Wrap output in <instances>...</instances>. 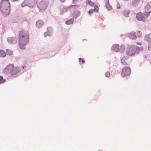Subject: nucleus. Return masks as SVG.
Here are the masks:
<instances>
[{
  "label": "nucleus",
  "mask_w": 151,
  "mask_h": 151,
  "mask_svg": "<svg viewBox=\"0 0 151 151\" xmlns=\"http://www.w3.org/2000/svg\"><path fill=\"white\" fill-rule=\"evenodd\" d=\"M117 9H119L120 8V4L118 3H117Z\"/></svg>",
  "instance_id": "obj_34"
},
{
  "label": "nucleus",
  "mask_w": 151,
  "mask_h": 151,
  "mask_svg": "<svg viewBox=\"0 0 151 151\" xmlns=\"http://www.w3.org/2000/svg\"><path fill=\"white\" fill-rule=\"evenodd\" d=\"M52 34V28L50 27H48L47 28V31L45 33L44 35L45 37H50Z\"/></svg>",
  "instance_id": "obj_9"
},
{
  "label": "nucleus",
  "mask_w": 151,
  "mask_h": 151,
  "mask_svg": "<svg viewBox=\"0 0 151 151\" xmlns=\"http://www.w3.org/2000/svg\"><path fill=\"white\" fill-rule=\"evenodd\" d=\"M37 3V0H24L21 6L24 7L25 6H28L30 8L34 7Z\"/></svg>",
  "instance_id": "obj_6"
},
{
  "label": "nucleus",
  "mask_w": 151,
  "mask_h": 151,
  "mask_svg": "<svg viewBox=\"0 0 151 151\" xmlns=\"http://www.w3.org/2000/svg\"><path fill=\"white\" fill-rule=\"evenodd\" d=\"M101 19H103V18H101Z\"/></svg>",
  "instance_id": "obj_42"
},
{
  "label": "nucleus",
  "mask_w": 151,
  "mask_h": 151,
  "mask_svg": "<svg viewBox=\"0 0 151 151\" xmlns=\"http://www.w3.org/2000/svg\"><path fill=\"white\" fill-rule=\"evenodd\" d=\"M138 33L137 36L139 37H141L142 36V34L139 31H137Z\"/></svg>",
  "instance_id": "obj_30"
},
{
  "label": "nucleus",
  "mask_w": 151,
  "mask_h": 151,
  "mask_svg": "<svg viewBox=\"0 0 151 151\" xmlns=\"http://www.w3.org/2000/svg\"><path fill=\"white\" fill-rule=\"evenodd\" d=\"M106 6L108 10H110L112 9V7L109 4L108 0L106 1Z\"/></svg>",
  "instance_id": "obj_20"
},
{
  "label": "nucleus",
  "mask_w": 151,
  "mask_h": 151,
  "mask_svg": "<svg viewBox=\"0 0 151 151\" xmlns=\"http://www.w3.org/2000/svg\"><path fill=\"white\" fill-rule=\"evenodd\" d=\"M128 36L130 39L132 40H135L137 37L135 32H132L129 33Z\"/></svg>",
  "instance_id": "obj_14"
},
{
  "label": "nucleus",
  "mask_w": 151,
  "mask_h": 151,
  "mask_svg": "<svg viewBox=\"0 0 151 151\" xmlns=\"http://www.w3.org/2000/svg\"><path fill=\"white\" fill-rule=\"evenodd\" d=\"M81 59H82V58H79V62H80V60H81Z\"/></svg>",
  "instance_id": "obj_39"
},
{
  "label": "nucleus",
  "mask_w": 151,
  "mask_h": 151,
  "mask_svg": "<svg viewBox=\"0 0 151 151\" xmlns=\"http://www.w3.org/2000/svg\"><path fill=\"white\" fill-rule=\"evenodd\" d=\"M6 55L5 52L2 50H0V57H4Z\"/></svg>",
  "instance_id": "obj_21"
},
{
  "label": "nucleus",
  "mask_w": 151,
  "mask_h": 151,
  "mask_svg": "<svg viewBox=\"0 0 151 151\" xmlns=\"http://www.w3.org/2000/svg\"><path fill=\"white\" fill-rule=\"evenodd\" d=\"M8 42L9 43L14 44L17 43V40L15 37H12L7 38Z\"/></svg>",
  "instance_id": "obj_10"
},
{
  "label": "nucleus",
  "mask_w": 151,
  "mask_h": 151,
  "mask_svg": "<svg viewBox=\"0 0 151 151\" xmlns=\"http://www.w3.org/2000/svg\"><path fill=\"white\" fill-rule=\"evenodd\" d=\"M129 13V11L125 10L123 12V15L124 16H125L126 17H127L128 16Z\"/></svg>",
  "instance_id": "obj_27"
},
{
  "label": "nucleus",
  "mask_w": 151,
  "mask_h": 151,
  "mask_svg": "<svg viewBox=\"0 0 151 151\" xmlns=\"http://www.w3.org/2000/svg\"><path fill=\"white\" fill-rule=\"evenodd\" d=\"M68 9L65 7H63L60 9V14H63L65 12H67Z\"/></svg>",
  "instance_id": "obj_19"
},
{
  "label": "nucleus",
  "mask_w": 151,
  "mask_h": 151,
  "mask_svg": "<svg viewBox=\"0 0 151 151\" xmlns=\"http://www.w3.org/2000/svg\"><path fill=\"white\" fill-rule=\"evenodd\" d=\"M150 8V6L149 4H147L145 7V11H147Z\"/></svg>",
  "instance_id": "obj_29"
},
{
  "label": "nucleus",
  "mask_w": 151,
  "mask_h": 151,
  "mask_svg": "<svg viewBox=\"0 0 151 151\" xmlns=\"http://www.w3.org/2000/svg\"><path fill=\"white\" fill-rule=\"evenodd\" d=\"M143 50V47H139L137 46H131L128 47L126 50V53L127 55L134 56L138 54L140 51Z\"/></svg>",
  "instance_id": "obj_4"
},
{
  "label": "nucleus",
  "mask_w": 151,
  "mask_h": 151,
  "mask_svg": "<svg viewBox=\"0 0 151 151\" xmlns=\"http://www.w3.org/2000/svg\"><path fill=\"white\" fill-rule=\"evenodd\" d=\"M119 49V51L121 53H122L124 51L125 49V47L124 45H122L120 46V48Z\"/></svg>",
  "instance_id": "obj_23"
},
{
  "label": "nucleus",
  "mask_w": 151,
  "mask_h": 151,
  "mask_svg": "<svg viewBox=\"0 0 151 151\" xmlns=\"http://www.w3.org/2000/svg\"><path fill=\"white\" fill-rule=\"evenodd\" d=\"M127 57H124L122 58L121 60V63L123 65H126L127 64Z\"/></svg>",
  "instance_id": "obj_18"
},
{
  "label": "nucleus",
  "mask_w": 151,
  "mask_h": 151,
  "mask_svg": "<svg viewBox=\"0 0 151 151\" xmlns=\"http://www.w3.org/2000/svg\"><path fill=\"white\" fill-rule=\"evenodd\" d=\"M86 4L87 5H88L91 6H93L94 5V4L93 2H92L90 0H88L86 2Z\"/></svg>",
  "instance_id": "obj_22"
},
{
  "label": "nucleus",
  "mask_w": 151,
  "mask_h": 151,
  "mask_svg": "<svg viewBox=\"0 0 151 151\" xmlns=\"http://www.w3.org/2000/svg\"><path fill=\"white\" fill-rule=\"evenodd\" d=\"M131 73V69L128 67L124 68L122 71L121 76H129Z\"/></svg>",
  "instance_id": "obj_8"
},
{
  "label": "nucleus",
  "mask_w": 151,
  "mask_h": 151,
  "mask_svg": "<svg viewBox=\"0 0 151 151\" xmlns=\"http://www.w3.org/2000/svg\"><path fill=\"white\" fill-rule=\"evenodd\" d=\"M79 6L78 5H74L71 6L69 7V8L72 9H77Z\"/></svg>",
  "instance_id": "obj_24"
},
{
  "label": "nucleus",
  "mask_w": 151,
  "mask_h": 151,
  "mask_svg": "<svg viewBox=\"0 0 151 151\" xmlns=\"http://www.w3.org/2000/svg\"><path fill=\"white\" fill-rule=\"evenodd\" d=\"M29 34L27 32L24 30L20 31L19 36V46L20 49H25V46L28 44L29 42Z\"/></svg>",
  "instance_id": "obj_1"
},
{
  "label": "nucleus",
  "mask_w": 151,
  "mask_h": 151,
  "mask_svg": "<svg viewBox=\"0 0 151 151\" xmlns=\"http://www.w3.org/2000/svg\"><path fill=\"white\" fill-rule=\"evenodd\" d=\"M145 40L149 43L151 42V33L146 35L145 36Z\"/></svg>",
  "instance_id": "obj_16"
},
{
  "label": "nucleus",
  "mask_w": 151,
  "mask_h": 151,
  "mask_svg": "<svg viewBox=\"0 0 151 151\" xmlns=\"http://www.w3.org/2000/svg\"><path fill=\"white\" fill-rule=\"evenodd\" d=\"M124 1H129V0H123Z\"/></svg>",
  "instance_id": "obj_40"
},
{
  "label": "nucleus",
  "mask_w": 151,
  "mask_h": 151,
  "mask_svg": "<svg viewBox=\"0 0 151 151\" xmlns=\"http://www.w3.org/2000/svg\"><path fill=\"white\" fill-rule=\"evenodd\" d=\"M10 4L9 0H2L1 2L0 9L4 16L6 17L10 13Z\"/></svg>",
  "instance_id": "obj_3"
},
{
  "label": "nucleus",
  "mask_w": 151,
  "mask_h": 151,
  "mask_svg": "<svg viewBox=\"0 0 151 151\" xmlns=\"http://www.w3.org/2000/svg\"><path fill=\"white\" fill-rule=\"evenodd\" d=\"M99 10V8L97 6H94L93 9H91L88 12V13L89 14V15H91V14L93 12H98Z\"/></svg>",
  "instance_id": "obj_15"
},
{
  "label": "nucleus",
  "mask_w": 151,
  "mask_h": 151,
  "mask_svg": "<svg viewBox=\"0 0 151 151\" xmlns=\"http://www.w3.org/2000/svg\"><path fill=\"white\" fill-rule=\"evenodd\" d=\"M20 69L19 67L14 66L13 64H9L4 68L3 73L5 74L10 73L11 76H14L18 74L19 72Z\"/></svg>",
  "instance_id": "obj_2"
},
{
  "label": "nucleus",
  "mask_w": 151,
  "mask_h": 151,
  "mask_svg": "<svg viewBox=\"0 0 151 151\" xmlns=\"http://www.w3.org/2000/svg\"><path fill=\"white\" fill-rule=\"evenodd\" d=\"M150 11L147 12L145 11L144 13H142L141 12H139L136 15L137 19L139 21L144 22L145 21L146 19L150 15Z\"/></svg>",
  "instance_id": "obj_5"
},
{
  "label": "nucleus",
  "mask_w": 151,
  "mask_h": 151,
  "mask_svg": "<svg viewBox=\"0 0 151 151\" xmlns=\"http://www.w3.org/2000/svg\"><path fill=\"white\" fill-rule=\"evenodd\" d=\"M60 0L61 2H64V1H65L66 0Z\"/></svg>",
  "instance_id": "obj_37"
},
{
  "label": "nucleus",
  "mask_w": 151,
  "mask_h": 151,
  "mask_svg": "<svg viewBox=\"0 0 151 151\" xmlns=\"http://www.w3.org/2000/svg\"><path fill=\"white\" fill-rule=\"evenodd\" d=\"M137 45H141V43L140 42H137Z\"/></svg>",
  "instance_id": "obj_35"
},
{
  "label": "nucleus",
  "mask_w": 151,
  "mask_h": 151,
  "mask_svg": "<svg viewBox=\"0 0 151 151\" xmlns=\"http://www.w3.org/2000/svg\"><path fill=\"white\" fill-rule=\"evenodd\" d=\"M78 1V0H73V2L75 4L77 3Z\"/></svg>",
  "instance_id": "obj_33"
},
{
  "label": "nucleus",
  "mask_w": 151,
  "mask_h": 151,
  "mask_svg": "<svg viewBox=\"0 0 151 151\" xmlns=\"http://www.w3.org/2000/svg\"><path fill=\"white\" fill-rule=\"evenodd\" d=\"M82 62L83 63H84L85 62V61L83 60L82 59Z\"/></svg>",
  "instance_id": "obj_38"
},
{
  "label": "nucleus",
  "mask_w": 151,
  "mask_h": 151,
  "mask_svg": "<svg viewBox=\"0 0 151 151\" xmlns=\"http://www.w3.org/2000/svg\"><path fill=\"white\" fill-rule=\"evenodd\" d=\"M80 14V12L79 11H76L73 13V17L75 18H77Z\"/></svg>",
  "instance_id": "obj_17"
},
{
  "label": "nucleus",
  "mask_w": 151,
  "mask_h": 151,
  "mask_svg": "<svg viewBox=\"0 0 151 151\" xmlns=\"http://www.w3.org/2000/svg\"><path fill=\"white\" fill-rule=\"evenodd\" d=\"M6 53L7 55H11L13 54V52L11 50L9 49H7L6 50Z\"/></svg>",
  "instance_id": "obj_26"
},
{
  "label": "nucleus",
  "mask_w": 151,
  "mask_h": 151,
  "mask_svg": "<svg viewBox=\"0 0 151 151\" xmlns=\"http://www.w3.org/2000/svg\"><path fill=\"white\" fill-rule=\"evenodd\" d=\"M6 81L5 79H4L3 77L1 76H0V84L4 83Z\"/></svg>",
  "instance_id": "obj_28"
},
{
  "label": "nucleus",
  "mask_w": 151,
  "mask_h": 151,
  "mask_svg": "<svg viewBox=\"0 0 151 151\" xmlns=\"http://www.w3.org/2000/svg\"><path fill=\"white\" fill-rule=\"evenodd\" d=\"M48 3L47 0H42L37 4V7L40 11H45L47 8Z\"/></svg>",
  "instance_id": "obj_7"
},
{
  "label": "nucleus",
  "mask_w": 151,
  "mask_h": 151,
  "mask_svg": "<svg viewBox=\"0 0 151 151\" xmlns=\"http://www.w3.org/2000/svg\"><path fill=\"white\" fill-rule=\"evenodd\" d=\"M44 23V22L43 21L40 20H38L36 22V27L38 28H40L42 26Z\"/></svg>",
  "instance_id": "obj_12"
},
{
  "label": "nucleus",
  "mask_w": 151,
  "mask_h": 151,
  "mask_svg": "<svg viewBox=\"0 0 151 151\" xmlns=\"http://www.w3.org/2000/svg\"><path fill=\"white\" fill-rule=\"evenodd\" d=\"M119 45L117 44H114L111 48V50L112 51L118 52L119 51Z\"/></svg>",
  "instance_id": "obj_13"
},
{
  "label": "nucleus",
  "mask_w": 151,
  "mask_h": 151,
  "mask_svg": "<svg viewBox=\"0 0 151 151\" xmlns=\"http://www.w3.org/2000/svg\"><path fill=\"white\" fill-rule=\"evenodd\" d=\"M148 50L151 51V43L148 44Z\"/></svg>",
  "instance_id": "obj_32"
},
{
  "label": "nucleus",
  "mask_w": 151,
  "mask_h": 151,
  "mask_svg": "<svg viewBox=\"0 0 151 151\" xmlns=\"http://www.w3.org/2000/svg\"><path fill=\"white\" fill-rule=\"evenodd\" d=\"M140 1V0H132L130 4L132 6L136 7L138 6Z\"/></svg>",
  "instance_id": "obj_11"
},
{
  "label": "nucleus",
  "mask_w": 151,
  "mask_h": 151,
  "mask_svg": "<svg viewBox=\"0 0 151 151\" xmlns=\"http://www.w3.org/2000/svg\"><path fill=\"white\" fill-rule=\"evenodd\" d=\"M73 19H71L66 21L65 23L67 24H70L73 23Z\"/></svg>",
  "instance_id": "obj_25"
},
{
  "label": "nucleus",
  "mask_w": 151,
  "mask_h": 151,
  "mask_svg": "<svg viewBox=\"0 0 151 151\" xmlns=\"http://www.w3.org/2000/svg\"><path fill=\"white\" fill-rule=\"evenodd\" d=\"M105 76L107 77H109L110 76V73L108 72L107 71L105 73Z\"/></svg>",
  "instance_id": "obj_31"
},
{
  "label": "nucleus",
  "mask_w": 151,
  "mask_h": 151,
  "mask_svg": "<svg viewBox=\"0 0 151 151\" xmlns=\"http://www.w3.org/2000/svg\"><path fill=\"white\" fill-rule=\"evenodd\" d=\"M11 1H12V2H14V1H18L19 0H11Z\"/></svg>",
  "instance_id": "obj_36"
},
{
  "label": "nucleus",
  "mask_w": 151,
  "mask_h": 151,
  "mask_svg": "<svg viewBox=\"0 0 151 151\" xmlns=\"http://www.w3.org/2000/svg\"><path fill=\"white\" fill-rule=\"evenodd\" d=\"M25 66H23V68H24Z\"/></svg>",
  "instance_id": "obj_41"
}]
</instances>
